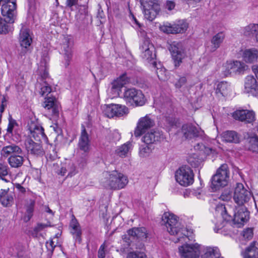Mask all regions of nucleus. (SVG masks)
I'll use <instances>...</instances> for the list:
<instances>
[{
	"label": "nucleus",
	"mask_w": 258,
	"mask_h": 258,
	"mask_svg": "<svg viewBox=\"0 0 258 258\" xmlns=\"http://www.w3.org/2000/svg\"><path fill=\"white\" fill-rule=\"evenodd\" d=\"M73 42L69 37H65L62 45V50L65 60V66L68 67L73 56Z\"/></svg>",
	"instance_id": "19"
},
{
	"label": "nucleus",
	"mask_w": 258,
	"mask_h": 258,
	"mask_svg": "<svg viewBox=\"0 0 258 258\" xmlns=\"http://www.w3.org/2000/svg\"><path fill=\"white\" fill-rule=\"evenodd\" d=\"M51 92V88L47 82L44 81L40 88V94L41 96L47 95Z\"/></svg>",
	"instance_id": "49"
},
{
	"label": "nucleus",
	"mask_w": 258,
	"mask_h": 258,
	"mask_svg": "<svg viewBox=\"0 0 258 258\" xmlns=\"http://www.w3.org/2000/svg\"><path fill=\"white\" fill-rule=\"evenodd\" d=\"M188 28L187 24L184 21L181 20L174 24H167L162 26L161 30L167 34L182 33Z\"/></svg>",
	"instance_id": "14"
},
{
	"label": "nucleus",
	"mask_w": 258,
	"mask_h": 258,
	"mask_svg": "<svg viewBox=\"0 0 258 258\" xmlns=\"http://www.w3.org/2000/svg\"><path fill=\"white\" fill-rule=\"evenodd\" d=\"M248 218L249 213L245 206L235 208L233 222L237 227L243 226L248 221Z\"/></svg>",
	"instance_id": "13"
},
{
	"label": "nucleus",
	"mask_w": 258,
	"mask_h": 258,
	"mask_svg": "<svg viewBox=\"0 0 258 258\" xmlns=\"http://www.w3.org/2000/svg\"><path fill=\"white\" fill-rule=\"evenodd\" d=\"M15 186L17 189L19 193L24 194L26 192V188L22 186L20 183H15Z\"/></svg>",
	"instance_id": "61"
},
{
	"label": "nucleus",
	"mask_w": 258,
	"mask_h": 258,
	"mask_svg": "<svg viewBox=\"0 0 258 258\" xmlns=\"http://www.w3.org/2000/svg\"><path fill=\"white\" fill-rule=\"evenodd\" d=\"M161 138H163L161 132L158 130H152L144 135L142 141L146 145H150L160 141Z\"/></svg>",
	"instance_id": "24"
},
{
	"label": "nucleus",
	"mask_w": 258,
	"mask_h": 258,
	"mask_svg": "<svg viewBox=\"0 0 258 258\" xmlns=\"http://www.w3.org/2000/svg\"><path fill=\"white\" fill-rule=\"evenodd\" d=\"M115 107H113V104L104 105L102 107L103 112L105 116L111 118L115 116Z\"/></svg>",
	"instance_id": "41"
},
{
	"label": "nucleus",
	"mask_w": 258,
	"mask_h": 258,
	"mask_svg": "<svg viewBox=\"0 0 258 258\" xmlns=\"http://www.w3.org/2000/svg\"><path fill=\"white\" fill-rule=\"evenodd\" d=\"M78 146L79 149L83 152L84 157H86L90 150V140L84 125L82 126Z\"/></svg>",
	"instance_id": "18"
},
{
	"label": "nucleus",
	"mask_w": 258,
	"mask_h": 258,
	"mask_svg": "<svg viewBox=\"0 0 258 258\" xmlns=\"http://www.w3.org/2000/svg\"><path fill=\"white\" fill-rule=\"evenodd\" d=\"M225 38V34L223 32H219L214 35L211 40V45L208 46L209 50L214 52L219 48Z\"/></svg>",
	"instance_id": "26"
},
{
	"label": "nucleus",
	"mask_w": 258,
	"mask_h": 258,
	"mask_svg": "<svg viewBox=\"0 0 258 258\" xmlns=\"http://www.w3.org/2000/svg\"><path fill=\"white\" fill-rule=\"evenodd\" d=\"M150 45H153L151 43L149 38L144 37L140 46V49L142 53L151 49Z\"/></svg>",
	"instance_id": "47"
},
{
	"label": "nucleus",
	"mask_w": 258,
	"mask_h": 258,
	"mask_svg": "<svg viewBox=\"0 0 258 258\" xmlns=\"http://www.w3.org/2000/svg\"><path fill=\"white\" fill-rule=\"evenodd\" d=\"M151 152V148L148 145H143L140 148L139 155L141 157L148 156Z\"/></svg>",
	"instance_id": "50"
},
{
	"label": "nucleus",
	"mask_w": 258,
	"mask_h": 258,
	"mask_svg": "<svg viewBox=\"0 0 258 258\" xmlns=\"http://www.w3.org/2000/svg\"><path fill=\"white\" fill-rule=\"evenodd\" d=\"M142 5L145 18L150 21H153L160 10L159 4L156 0H143Z\"/></svg>",
	"instance_id": "7"
},
{
	"label": "nucleus",
	"mask_w": 258,
	"mask_h": 258,
	"mask_svg": "<svg viewBox=\"0 0 258 258\" xmlns=\"http://www.w3.org/2000/svg\"><path fill=\"white\" fill-rule=\"evenodd\" d=\"M242 235L244 238L247 240L251 239L253 237V230L252 228H248L242 232Z\"/></svg>",
	"instance_id": "55"
},
{
	"label": "nucleus",
	"mask_w": 258,
	"mask_h": 258,
	"mask_svg": "<svg viewBox=\"0 0 258 258\" xmlns=\"http://www.w3.org/2000/svg\"><path fill=\"white\" fill-rule=\"evenodd\" d=\"M181 132L184 137L187 139L202 137L204 134V131L202 130L191 124H184L182 127Z\"/></svg>",
	"instance_id": "17"
},
{
	"label": "nucleus",
	"mask_w": 258,
	"mask_h": 258,
	"mask_svg": "<svg viewBox=\"0 0 258 258\" xmlns=\"http://www.w3.org/2000/svg\"><path fill=\"white\" fill-rule=\"evenodd\" d=\"M146 103L145 96L141 90H138L134 98V104L137 106H142Z\"/></svg>",
	"instance_id": "38"
},
{
	"label": "nucleus",
	"mask_w": 258,
	"mask_h": 258,
	"mask_svg": "<svg viewBox=\"0 0 258 258\" xmlns=\"http://www.w3.org/2000/svg\"><path fill=\"white\" fill-rule=\"evenodd\" d=\"M181 258H199L200 246L198 243L185 244L179 247Z\"/></svg>",
	"instance_id": "9"
},
{
	"label": "nucleus",
	"mask_w": 258,
	"mask_h": 258,
	"mask_svg": "<svg viewBox=\"0 0 258 258\" xmlns=\"http://www.w3.org/2000/svg\"><path fill=\"white\" fill-rule=\"evenodd\" d=\"M54 240H57V238L54 237L53 239H51L46 243V247L48 251L50 253H52L55 247L57 246V242H55Z\"/></svg>",
	"instance_id": "51"
},
{
	"label": "nucleus",
	"mask_w": 258,
	"mask_h": 258,
	"mask_svg": "<svg viewBox=\"0 0 258 258\" xmlns=\"http://www.w3.org/2000/svg\"><path fill=\"white\" fill-rule=\"evenodd\" d=\"M175 4L173 1H167L165 4V9L171 11L175 8Z\"/></svg>",
	"instance_id": "60"
},
{
	"label": "nucleus",
	"mask_w": 258,
	"mask_h": 258,
	"mask_svg": "<svg viewBox=\"0 0 258 258\" xmlns=\"http://www.w3.org/2000/svg\"><path fill=\"white\" fill-rule=\"evenodd\" d=\"M168 49L174 61L175 66H179L185 56L182 44L179 42H173L169 45Z\"/></svg>",
	"instance_id": "11"
},
{
	"label": "nucleus",
	"mask_w": 258,
	"mask_h": 258,
	"mask_svg": "<svg viewBox=\"0 0 258 258\" xmlns=\"http://www.w3.org/2000/svg\"><path fill=\"white\" fill-rule=\"evenodd\" d=\"M231 197V194L229 190H225L220 197V199L223 201H228Z\"/></svg>",
	"instance_id": "58"
},
{
	"label": "nucleus",
	"mask_w": 258,
	"mask_h": 258,
	"mask_svg": "<svg viewBox=\"0 0 258 258\" xmlns=\"http://www.w3.org/2000/svg\"><path fill=\"white\" fill-rule=\"evenodd\" d=\"M188 163L194 168L199 167L202 162L201 160L197 157L196 155H191L187 159Z\"/></svg>",
	"instance_id": "46"
},
{
	"label": "nucleus",
	"mask_w": 258,
	"mask_h": 258,
	"mask_svg": "<svg viewBox=\"0 0 258 258\" xmlns=\"http://www.w3.org/2000/svg\"><path fill=\"white\" fill-rule=\"evenodd\" d=\"M155 124L154 121L149 115L141 117L134 130V135L136 137H140L149 128L152 127Z\"/></svg>",
	"instance_id": "10"
},
{
	"label": "nucleus",
	"mask_w": 258,
	"mask_h": 258,
	"mask_svg": "<svg viewBox=\"0 0 258 258\" xmlns=\"http://www.w3.org/2000/svg\"><path fill=\"white\" fill-rule=\"evenodd\" d=\"M252 70L253 72L254 73L256 77L258 79V66L257 65H254L252 67Z\"/></svg>",
	"instance_id": "64"
},
{
	"label": "nucleus",
	"mask_w": 258,
	"mask_h": 258,
	"mask_svg": "<svg viewBox=\"0 0 258 258\" xmlns=\"http://www.w3.org/2000/svg\"><path fill=\"white\" fill-rule=\"evenodd\" d=\"M23 151L18 146L12 144L4 146L1 151V155L5 158L8 157V162L12 168H18L22 166L24 158L21 156Z\"/></svg>",
	"instance_id": "3"
},
{
	"label": "nucleus",
	"mask_w": 258,
	"mask_h": 258,
	"mask_svg": "<svg viewBox=\"0 0 258 258\" xmlns=\"http://www.w3.org/2000/svg\"><path fill=\"white\" fill-rule=\"evenodd\" d=\"M176 181L183 186L191 185L194 181V174L192 170L188 166H182L175 172Z\"/></svg>",
	"instance_id": "6"
},
{
	"label": "nucleus",
	"mask_w": 258,
	"mask_h": 258,
	"mask_svg": "<svg viewBox=\"0 0 258 258\" xmlns=\"http://www.w3.org/2000/svg\"><path fill=\"white\" fill-rule=\"evenodd\" d=\"M7 22L5 19L3 20L0 17V34H6L8 33V25Z\"/></svg>",
	"instance_id": "52"
},
{
	"label": "nucleus",
	"mask_w": 258,
	"mask_h": 258,
	"mask_svg": "<svg viewBox=\"0 0 258 258\" xmlns=\"http://www.w3.org/2000/svg\"><path fill=\"white\" fill-rule=\"evenodd\" d=\"M248 69V67L243 62L239 60L227 61L223 66V75L228 77L233 75L243 74Z\"/></svg>",
	"instance_id": "5"
},
{
	"label": "nucleus",
	"mask_w": 258,
	"mask_h": 258,
	"mask_svg": "<svg viewBox=\"0 0 258 258\" xmlns=\"http://www.w3.org/2000/svg\"><path fill=\"white\" fill-rule=\"evenodd\" d=\"M242 58L245 62L253 63L258 58V50L256 49H246L243 53Z\"/></svg>",
	"instance_id": "29"
},
{
	"label": "nucleus",
	"mask_w": 258,
	"mask_h": 258,
	"mask_svg": "<svg viewBox=\"0 0 258 258\" xmlns=\"http://www.w3.org/2000/svg\"><path fill=\"white\" fill-rule=\"evenodd\" d=\"M126 258H147V256L143 252L133 251L129 252L127 254Z\"/></svg>",
	"instance_id": "54"
},
{
	"label": "nucleus",
	"mask_w": 258,
	"mask_h": 258,
	"mask_svg": "<svg viewBox=\"0 0 258 258\" xmlns=\"http://www.w3.org/2000/svg\"><path fill=\"white\" fill-rule=\"evenodd\" d=\"M28 127L30 137L38 141L45 138L44 129L37 122L31 121L28 123Z\"/></svg>",
	"instance_id": "20"
},
{
	"label": "nucleus",
	"mask_w": 258,
	"mask_h": 258,
	"mask_svg": "<svg viewBox=\"0 0 258 258\" xmlns=\"http://www.w3.org/2000/svg\"><path fill=\"white\" fill-rule=\"evenodd\" d=\"M54 170H56V172L58 174H60L62 176L65 175L67 173V169L64 167H62L60 170H56V169L54 168Z\"/></svg>",
	"instance_id": "62"
},
{
	"label": "nucleus",
	"mask_w": 258,
	"mask_h": 258,
	"mask_svg": "<svg viewBox=\"0 0 258 258\" xmlns=\"http://www.w3.org/2000/svg\"><path fill=\"white\" fill-rule=\"evenodd\" d=\"M51 226L49 222H47L46 224L38 223L34 228L33 230L31 232V235L34 237H38L41 236V231L43 230L45 228Z\"/></svg>",
	"instance_id": "37"
},
{
	"label": "nucleus",
	"mask_w": 258,
	"mask_h": 258,
	"mask_svg": "<svg viewBox=\"0 0 258 258\" xmlns=\"http://www.w3.org/2000/svg\"><path fill=\"white\" fill-rule=\"evenodd\" d=\"M186 82V79L184 77H182L179 78L178 81L175 83L176 88H180L185 84Z\"/></svg>",
	"instance_id": "59"
},
{
	"label": "nucleus",
	"mask_w": 258,
	"mask_h": 258,
	"mask_svg": "<svg viewBox=\"0 0 258 258\" xmlns=\"http://www.w3.org/2000/svg\"><path fill=\"white\" fill-rule=\"evenodd\" d=\"M151 49L142 53L143 57L149 62L153 60L156 57L154 45H150Z\"/></svg>",
	"instance_id": "43"
},
{
	"label": "nucleus",
	"mask_w": 258,
	"mask_h": 258,
	"mask_svg": "<svg viewBox=\"0 0 258 258\" xmlns=\"http://www.w3.org/2000/svg\"><path fill=\"white\" fill-rule=\"evenodd\" d=\"M156 74L158 78L162 81H165L167 79L166 71L164 68H157Z\"/></svg>",
	"instance_id": "53"
},
{
	"label": "nucleus",
	"mask_w": 258,
	"mask_h": 258,
	"mask_svg": "<svg viewBox=\"0 0 258 258\" xmlns=\"http://www.w3.org/2000/svg\"><path fill=\"white\" fill-rule=\"evenodd\" d=\"M9 124L7 128V132L9 134H12L13 130L15 126L18 125V124L16 121L12 118V117H10L9 119Z\"/></svg>",
	"instance_id": "56"
},
{
	"label": "nucleus",
	"mask_w": 258,
	"mask_h": 258,
	"mask_svg": "<svg viewBox=\"0 0 258 258\" xmlns=\"http://www.w3.org/2000/svg\"><path fill=\"white\" fill-rule=\"evenodd\" d=\"M132 144L127 142L122 146L119 147L115 151L116 153L120 157H123L127 155L130 150L132 149Z\"/></svg>",
	"instance_id": "36"
},
{
	"label": "nucleus",
	"mask_w": 258,
	"mask_h": 258,
	"mask_svg": "<svg viewBox=\"0 0 258 258\" xmlns=\"http://www.w3.org/2000/svg\"><path fill=\"white\" fill-rule=\"evenodd\" d=\"M25 147L28 153L31 155L41 156L44 154V150L40 144L35 143L31 139L26 141Z\"/></svg>",
	"instance_id": "23"
},
{
	"label": "nucleus",
	"mask_w": 258,
	"mask_h": 258,
	"mask_svg": "<svg viewBox=\"0 0 258 258\" xmlns=\"http://www.w3.org/2000/svg\"><path fill=\"white\" fill-rule=\"evenodd\" d=\"M128 234L133 237L144 239L147 237V230L144 227L133 228L127 231Z\"/></svg>",
	"instance_id": "33"
},
{
	"label": "nucleus",
	"mask_w": 258,
	"mask_h": 258,
	"mask_svg": "<svg viewBox=\"0 0 258 258\" xmlns=\"http://www.w3.org/2000/svg\"><path fill=\"white\" fill-rule=\"evenodd\" d=\"M70 231L74 237L79 242H81V230L79 224L76 219H72L70 225Z\"/></svg>",
	"instance_id": "31"
},
{
	"label": "nucleus",
	"mask_w": 258,
	"mask_h": 258,
	"mask_svg": "<svg viewBox=\"0 0 258 258\" xmlns=\"http://www.w3.org/2000/svg\"><path fill=\"white\" fill-rule=\"evenodd\" d=\"M232 91L231 85L226 82L219 83L216 88V94L218 96H225Z\"/></svg>",
	"instance_id": "28"
},
{
	"label": "nucleus",
	"mask_w": 258,
	"mask_h": 258,
	"mask_svg": "<svg viewBox=\"0 0 258 258\" xmlns=\"http://www.w3.org/2000/svg\"><path fill=\"white\" fill-rule=\"evenodd\" d=\"M233 117L245 123H252L255 120L254 112L247 109L237 110L233 113Z\"/></svg>",
	"instance_id": "15"
},
{
	"label": "nucleus",
	"mask_w": 258,
	"mask_h": 258,
	"mask_svg": "<svg viewBox=\"0 0 258 258\" xmlns=\"http://www.w3.org/2000/svg\"><path fill=\"white\" fill-rule=\"evenodd\" d=\"M44 108L49 111L51 115L56 118L58 116L60 104L56 99L54 97L45 98L43 104Z\"/></svg>",
	"instance_id": "16"
},
{
	"label": "nucleus",
	"mask_w": 258,
	"mask_h": 258,
	"mask_svg": "<svg viewBox=\"0 0 258 258\" xmlns=\"http://www.w3.org/2000/svg\"><path fill=\"white\" fill-rule=\"evenodd\" d=\"M77 2L78 0H67V5L69 7H72L76 5Z\"/></svg>",
	"instance_id": "63"
},
{
	"label": "nucleus",
	"mask_w": 258,
	"mask_h": 258,
	"mask_svg": "<svg viewBox=\"0 0 258 258\" xmlns=\"http://www.w3.org/2000/svg\"><path fill=\"white\" fill-rule=\"evenodd\" d=\"M9 167L5 163L0 162V179L5 180V177L8 174Z\"/></svg>",
	"instance_id": "48"
},
{
	"label": "nucleus",
	"mask_w": 258,
	"mask_h": 258,
	"mask_svg": "<svg viewBox=\"0 0 258 258\" xmlns=\"http://www.w3.org/2000/svg\"><path fill=\"white\" fill-rule=\"evenodd\" d=\"M229 177L227 165H222L212 178L211 188L214 191H216L220 187L226 186L228 183Z\"/></svg>",
	"instance_id": "4"
},
{
	"label": "nucleus",
	"mask_w": 258,
	"mask_h": 258,
	"mask_svg": "<svg viewBox=\"0 0 258 258\" xmlns=\"http://www.w3.org/2000/svg\"><path fill=\"white\" fill-rule=\"evenodd\" d=\"M243 33L245 36H251L258 33V24H250L244 29Z\"/></svg>",
	"instance_id": "40"
},
{
	"label": "nucleus",
	"mask_w": 258,
	"mask_h": 258,
	"mask_svg": "<svg viewBox=\"0 0 258 258\" xmlns=\"http://www.w3.org/2000/svg\"><path fill=\"white\" fill-rule=\"evenodd\" d=\"M244 91L252 96H258V83L253 76H247L245 78Z\"/></svg>",
	"instance_id": "21"
},
{
	"label": "nucleus",
	"mask_w": 258,
	"mask_h": 258,
	"mask_svg": "<svg viewBox=\"0 0 258 258\" xmlns=\"http://www.w3.org/2000/svg\"><path fill=\"white\" fill-rule=\"evenodd\" d=\"M9 189H0V203L5 208L12 207L14 203V197L12 194H9Z\"/></svg>",
	"instance_id": "25"
},
{
	"label": "nucleus",
	"mask_w": 258,
	"mask_h": 258,
	"mask_svg": "<svg viewBox=\"0 0 258 258\" xmlns=\"http://www.w3.org/2000/svg\"><path fill=\"white\" fill-rule=\"evenodd\" d=\"M106 245L105 243H103L100 247L98 251V257L99 258H104L105 256V248Z\"/></svg>",
	"instance_id": "57"
},
{
	"label": "nucleus",
	"mask_w": 258,
	"mask_h": 258,
	"mask_svg": "<svg viewBox=\"0 0 258 258\" xmlns=\"http://www.w3.org/2000/svg\"><path fill=\"white\" fill-rule=\"evenodd\" d=\"M202 256V258H221L219 250L211 247L208 248Z\"/></svg>",
	"instance_id": "39"
},
{
	"label": "nucleus",
	"mask_w": 258,
	"mask_h": 258,
	"mask_svg": "<svg viewBox=\"0 0 258 258\" xmlns=\"http://www.w3.org/2000/svg\"><path fill=\"white\" fill-rule=\"evenodd\" d=\"M38 71L42 80H45L48 78V67L46 62H41V64L38 68Z\"/></svg>",
	"instance_id": "42"
},
{
	"label": "nucleus",
	"mask_w": 258,
	"mask_h": 258,
	"mask_svg": "<svg viewBox=\"0 0 258 258\" xmlns=\"http://www.w3.org/2000/svg\"><path fill=\"white\" fill-rule=\"evenodd\" d=\"M244 258H258V243L252 242L248 247L243 255Z\"/></svg>",
	"instance_id": "32"
},
{
	"label": "nucleus",
	"mask_w": 258,
	"mask_h": 258,
	"mask_svg": "<svg viewBox=\"0 0 258 258\" xmlns=\"http://www.w3.org/2000/svg\"><path fill=\"white\" fill-rule=\"evenodd\" d=\"M248 149L253 152H258V138L252 137L249 139Z\"/></svg>",
	"instance_id": "44"
},
{
	"label": "nucleus",
	"mask_w": 258,
	"mask_h": 258,
	"mask_svg": "<svg viewBox=\"0 0 258 258\" xmlns=\"http://www.w3.org/2000/svg\"><path fill=\"white\" fill-rule=\"evenodd\" d=\"M113 107H115L114 110L116 116H122L127 113L128 109L124 105L113 104Z\"/></svg>",
	"instance_id": "45"
},
{
	"label": "nucleus",
	"mask_w": 258,
	"mask_h": 258,
	"mask_svg": "<svg viewBox=\"0 0 258 258\" xmlns=\"http://www.w3.org/2000/svg\"><path fill=\"white\" fill-rule=\"evenodd\" d=\"M47 164L51 166L53 165L54 167L55 166H58V163L57 162H54L56 160H58V156L57 152L54 149H52L51 151H49V153L46 155Z\"/></svg>",
	"instance_id": "35"
},
{
	"label": "nucleus",
	"mask_w": 258,
	"mask_h": 258,
	"mask_svg": "<svg viewBox=\"0 0 258 258\" xmlns=\"http://www.w3.org/2000/svg\"><path fill=\"white\" fill-rule=\"evenodd\" d=\"M161 225L165 226L168 232L175 237V243L186 242L188 238V230L178 222L177 217L174 214L165 212L162 217Z\"/></svg>",
	"instance_id": "1"
},
{
	"label": "nucleus",
	"mask_w": 258,
	"mask_h": 258,
	"mask_svg": "<svg viewBox=\"0 0 258 258\" xmlns=\"http://www.w3.org/2000/svg\"><path fill=\"white\" fill-rule=\"evenodd\" d=\"M251 197L250 192L246 189L242 183H237L234 192L233 199L238 206H244V204L247 203Z\"/></svg>",
	"instance_id": "8"
},
{
	"label": "nucleus",
	"mask_w": 258,
	"mask_h": 258,
	"mask_svg": "<svg viewBox=\"0 0 258 258\" xmlns=\"http://www.w3.org/2000/svg\"><path fill=\"white\" fill-rule=\"evenodd\" d=\"M128 182L127 177L116 170L103 172L100 179L102 186L107 189L114 190L124 188Z\"/></svg>",
	"instance_id": "2"
},
{
	"label": "nucleus",
	"mask_w": 258,
	"mask_h": 258,
	"mask_svg": "<svg viewBox=\"0 0 258 258\" xmlns=\"http://www.w3.org/2000/svg\"><path fill=\"white\" fill-rule=\"evenodd\" d=\"M19 41L21 46L27 49L32 43V40L29 33V30L23 27L20 32Z\"/></svg>",
	"instance_id": "27"
},
{
	"label": "nucleus",
	"mask_w": 258,
	"mask_h": 258,
	"mask_svg": "<svg viewBox=\"0 0 258 258\" xmlns=\"http://www.w3.org/2000/svg\"><path fill=\"white\" fill-rule=\"evenodd\" d=\"M137 90L135 88H130L124 91L123 98L126 104L134 105V98Z\"/></svg>",
	"instance_id": "34"
},
{
	"label": "nucleus",
	"mask_w": 258,
	"mask_h": 258,
	"mask_svg": "<svg viewBox=\"0 0 258 258\" xmlns=\"http://www.w3.org/2000/svg\"><path fill=\"white\" fill-rule=\"evenodd\" d=\"M222 140L225 142L238 143L239 142V137L235 131H226L221 135Z\"/></svg>",
	"instance_id": "30"
},
{
	"label": "nucleus",
	"mask_w": 258,
	"mask_h": 258,
	"mask_svg": "<svg viewBox=\"0 0 258 258\" xmlns=\"http://www.w3.org/2000/svg\"><path fill=\"white\" fill-rule=\"evenodd\" d=\"M231 210V208L228 205H225L222 204L217 205L216 208V211L218 213H220L224 221L220 222V224L218 223L216 224V228L214 229L215 232H218L219 230L225 226L226 221H229L232 219L230 213Z\"/></svg>",
	"instance_id": "12"
},
{
	"label": "nucleus",
	"mask_w": 258,
	"mask_h": 258,
	"mask_svg": "<svg viewBox=\"0 0 258 258\" xmlns=\"http://www.w3.org/2000/svg\"><path fill=\"white\" fill-rule=\"evenodd\" d=\"M130 82V78L127 77L126 73H123L111 83V90L114 96L119 95L120 89Z\"/></svg>",
	"instance_id": "22"
}]
</instances>
